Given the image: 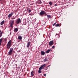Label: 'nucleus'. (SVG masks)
I'll list each match as a JSON object with an SVG mask.
<instances>
[{"instance_id":"412c9836","label":"nucleus","mask_w":78,"mask_h":78,"mask_svg":"<svg viewBox=\"0 0 78 78\" xmlns=\"http://www.w3.org/2000/svg\"><path fill=\"white\" fill-rule=\"evenodd\" d=\"M60 24L59 23H58L55 25V26L56 27H58V26H60Z\"/></svg>"},{"instance_id":"9b49d317","label":"nucleus","mask_w":78,"mask_h":78,"mask_svg":"<svg viewBox=\"0 0 78 78\" xmlns=\"http://www.w3.org/2000/svg\"><path fill=\"white\" fill-rule=\"evenodd\" d=\"M18 39L19 40H22V37L21 35L18 36Z\"/></svg>"},{"instance_id":"aec40b11","label":"nucleus","mask_w":78,"mask_h":78,"mask_svg":"<svg viewBox=\"0 0 78 78\" xmlns=\"http://www.w3.org/2000/svg\"><path fill=\"white\" fill-rule=\"evenodd\" d=\"M48 59L47 58H46L44 59V62H46V61H48Z\"/></svg>"},{"instance_id":"c756f323","label":"nucleus","mask_w":78,"mask_h":78,"mask_svg":"<svg viewBox=\"0 0 78 78\" xmlns=\"http://www.w3.org/2000/svg\"><path fill=\"white\" fill-rule=\"evenodd\" d=\"M29 15H31V16L33 15H32V14H29Z\"/></svg>"},{"instance_id":"39448f33","label":"nucleus","mask_w":78,"mask_h":78,"mask_svg":"<svg viewBox=\"0 0 78 78\" xmlns=\"http://www.w3.org/2000/svg\"><path fill=\"white\" fill-rule=\"evenodd\" d=\"M13 51V48H10L9 50V51L8 52V55H9V56H10L12 55V51Z\"/></svg>"},{"instance_id":"bb28decb","label":"nucleus","mask_w":78,"mask_h":78,"mask_svg":"<svg viewBox=\"0 0 78 78\" xmlns=\"http://www.w3.org/2000/svg\"><path fill=\"white\" fill-rule=\"evenodd\" d=\"M16 18L15 17H13V18H12V19H15Z\"/></svg>"},{"instance_id":"a878e982","label":"nucleus","mask_w":78,"mask_h":78,"mask_svg":"<svg viewBox=\"0 0 78 78\" xmlns=\"http://www.w3.org/2000/svg\"><path fill=\"white\" fill-rule=\"evenodd\" d=\"M50 66H48L46 68V69L45 70H47V69H48V67H49Z\"/></svg>"},{"instance_id":"1a4fd4ad","label":"nucleus","mask_w":78,"mask_h":78,"mask_svg":"<svg viewBox=\"0 0 78 78\" xmlns=\"http://www.w3.org/2000/svg\"><path fill=\"white\" fill-rule=\"evenodd\" d=\"M31 44V42H28V43L27 44V48H28L29 47L30 45Z\"/></svg>"},{"instance_id":"4be33fe9","label":"nucleus","mask_w":78,"mask_h":78,"mask_svg":"<svg viewBox=\"0 0 78 78\" xmlns=\"http://www.w3.org/2000/svg\"><path fill=\"white\" fill-rule=\"evenodd\" d=\"M49 4L50 5H52V2L51 1L50 2H49Z\"/></svg>"},{"instance_id":"dca6fc26","label":"nucleus","mask_w":78,"mask_h":78,"mask_svg":"<svg viewBox=\"0 0 78 78\" xmlns=\"http://www.w3.org/2000/svg\"><path fill=\"white\" fill-rule=\"evenodd\" d=\"M41 55H44L45 54V52L43 51H41Z\"/></svg>"},{"instance_id":"7ed1b4c3","label":"nucleus","mask_w":78,"mask_h":78,"mask_svg":"<svg viewBox=\"0 0 78 78\" xmlns=\"http://www.w3.org/2000/svg\"><path fill=\"white\" fill-rule=\"evenodd\" d=\"M14 24V20H12L10 21V26L11 27H13V25Z\"/></svg>"},{"instance_id":"f03ea898","label":"nucleus","mask_w":78,"mask_h":78,"mask_svg":"<svg viewBox=\"0 0 78 78\" xmlns=\"http://www.w3.org/2000/svg\"><path fill=\"white\" fill-rule=\"evenodd\" d=\"M12 43V41L11 40H10V41H9V42H8V44L7 46V49H10L11 46V44Z\"/></svg>"},{"instance_id":"a211bd4d","label":"nucleus","mask_w":78,"mask_h":78,"mask_svg":"<svg viewBox=\"0 0 78 78\" xmlns=\"http://www.w3.org/2000/svg\"><path fill=\"white\" fill-rule=\"evenodd\" d=\"M4 22H5L4 20H3L2 21V22H1V25H3V24H4Z\"/></svg>"},{"instance_id":"f257e3e1","label":"nucleus","mask_w":78,"mask_h":78,"mask_svg":"<svg viewBox=\"0 0 78 78\" xmlns=\"http://www.w3.org/2000/svg\"><path fill=\"white\" fill-rule=\"evenodd\" d=\"M45 66H46V64H43V65H42L39 68L38 73H41V70H42V69H44V67H45Z\"/></svg>"},{"instance_id":"c85d7f7f","label":"nucleus","mask_w":78,"mask_h":78,"mask_svg":"<svg viewBox=\"0 0 78 78\" xmlns=\"http://www.w3.org/2000/svg\"><path fill=\"white\" fill-rule=\"evenodd\" d=\"M46 74H44V76H46Z\"/></svg>"},{"instance_id":"4468645a","label":"nucleus","mask_w":78,"mask_h":78,"mask_svg":"<svg viewBox=\"0 0 78 78\" xmlns=\"http://www.w3.org/2000/svg\"><path fill=\"white\" fill-rule=\"evenodd\" d=\"M37 3L38 4H41L42 3L41 0H38Z\"/></svg>"},{"instance_id":"f8f14e48","label":"nucleus","mask_w":78,"mask_h":78,"mask_svg":"<svg viewBox=\"0 0 78 78\" xmlns=\"http://www.w3.org/2000/svg\"><path fill=\"white\" fill-rule=\"evenodd\" d=\"M4 39V38H3V37H2V38H1V39H0V46H1V43H2V42Z\"/></svg>"},{"instance_id":"6ab92c4d","label":"nucleus","mask_w":78,"mask_h":78,"mask_svg":"<svg viewBox=\"0 0 78 78\" xmlns=\"http://www.w3.org/2000/svg\"><path fill=\"white\" fill-rule=\"evenodd\" d=\"M50 50H48L46 51V53H49L50 52Z\"/></svg>"},{"instance_id":"20e7f679","label":"nucleus","mask_w":78,"mask_h":78,"mask_svg":"<svg viewBox=\"0 0 78 78\" xmlns=\"http://www.w3.org/2000/svg\"><path fill=\"white\" fill-rule=\"evenodd\" d=\"M44 14H45V16H47V13L46 12H45V11H42L40 13L39 15L41 16H42L43 15H44Z\"/></svg>"},{"instance_id":"393cba45","label":"nucleus","mask_w":78,"mask_h":78,"mask_svg":"<svg viewBox=\"0 0 78 78\" xmlns=\"http://www.w3.org/2000/svg\"><path fill=\"white\" fill-rule=\"evenodd\" d=\"M30 12H31V10L30 9L29 10V13H30Z\"/></svg>"},{"instance_id":"7c9ffc66","label":"nucleus","mask_w":78,"mask_h":78,"mask_svg":"<svg viewBox=\"0 0 78 78\" xmlns=\"http://www.w3.org/2000/svg\"><path fill=\"white\" fill-rule=\"evenodd\" d=\"M3 0H0V1H1L2 2V1Z\"/></svg>"},{"instance_id":"2f4dec72","label":"nucleus","mask_w":78,"mask_h":78,"mask_svg":"<svg viewBox=\"0 0 78 78\" xmlns=\"http://www.w3.org/2000/svg\"><path fill=\"white\" fill-rule=\"evenodd\" d=\"M55 5H57L56 4H55Z\"/></svg>"},{"instance_id":"f3484780","label":"nucleus","mask_w":78,"mask_h":78,"mask_svg":"<svg viewBox=\"0 0 78 78\" xmlns=\"http://www.w3.org/2000/svg\"><path fill=\"white\" fill-rule=\"evenodd\" d=\"M34 71H32L31 72V75L32 76H34Z\"/></svg>"},{"instance_id":"ddd939ff","label":"nucleus","mask_w":78,"mask_h":78,"mask_svg":"<svg viewBox=\"0 0 78 78\" xmlns=\"http://www.w3.org/2000/svg\"><path fill=\"white\" fill-rule=\"evenodd\" d=\"M47 16L48 17V19H49V18H52V17L50 15H47Z\"/></svg>"},{"instance_id":"2eb2a0df","label":"nucleus","mask_w":78,"mask_h":78,"mask_svg":"<svg viewBox=\"0 0 78 78\" xmlns=\"http://www.w3.org/2000/svg\"><path fill=\"white\" fill-rule=\"evenodd\" d=\"M0 37H2V34L3 33V32H2V30H0Z\"/></svg>"},{"instance_id":"423d86ee","label":"nucleus","mask_w":78,"mask_h":78,"mask_svg":"<svg viewBox=\"0 0 78 78\" xmlns=\"http://www.w3.org/2000/svg\"><path fill=\"white\" fill-rule=\"evenodd\" d=\"M21 21H22L20 18H18V19L16 20V24H19L20 23H21Z\"/></svg>"},{"instance_id":"9d476101","label":"nucleus","mask_w":78,"mask_h":78,"mask_svg":"<svg viewBox=\"0 0 78 78\" xmlns=\"http://www.w3.org/2000/svg\"><path fill=\"white\" fill-rule=\"evenodd\" d=\"M18 28H17V27H16L14 29V32H15V33H17V32L18 31Z\"/></svg>"},{"instance_id":"b1692460","label":"nucleus","mask_w":78,"mask_h":78,"mask_svg":"<svg viewBox=\"0 0 78 78\" xmlns=\"http://www.w3.org/2000/svg\"><path fill=\"white\" fill-rule=\"evenodd\" d=\"M7 41V38H5V39H4V41Z\"/></svg>"},{"instance_id":"0eeeda50","label":"nucleus","mask_w":78,"mask_h":78,"mask_svg":"<svg viewBox=\"0 0 78 78\" xmlns=\"http://www.w3.org/2000/svg\"><path fill=\"white\" fill-rule=\"evenodd\" d=\"M54 43L53 41H50L48 45L49 46H52L53 45H54Z\"/></svg>"},{"instance_id":"5701e85b","label":"nucleus","mask_w":78,"mask_h":78,"mask_svg":"<svg viewBox=\"0 0 78 78\" xmlns=\"http://www.w3.org/2000/svg\"><path fill=\"white\" fill-rule=\"evenodd\" d=\"M56 23H57V22H56L55 23H54L53 24V26H55V27H56L55 26H56Z\"/></svg>"},{"instance_id":"cd10ccee","label":"nucleus","mask_w":78,"mask_h":78,"mask_svg":"<svg viewBox=\"0 0 78 78\" xmlns=\"http://www.w3.org/2000/svg\"><path fill=\"white\" fill-rule=\"evenodd\" d=\"M55 46H53V47H52V48H55Z\"/></svg>"},{"instance_id":"6e6552de","label":"nucleus","mask_w":78,"mask_h":78,"mask_svg":"<svg viewBox=\"0 0 78 78\" xmlns=\"http://www.w3.org/2000/svg\"><path fill=\"white\" fill-rule=\"evenodd\" d=\"M14 12H12V13H10V14H9L8 17L9 18H11V16H12V15H13V13H14Z\"/></svg>"}]
</instances>
